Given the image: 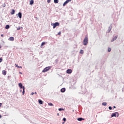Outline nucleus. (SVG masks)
Listing matches in <instances>:
<instances>
[{
    "instance_id": "17",
    "label": "nucleus",
    "mask_w": 124,
    "mask_h": 124,
    "mask_svg": "<svg viewBox=\"0 0 124 124\" xmlns=\"http://www.w3.org/2000/svg\"><path fill=\"white\" fill-rule=\"evenodd\" d=\"M80 54H81V55H83V54H84V50L81 49L80 51Z\"/></svg>"
},
{
    "instance_id": "21",
    "label": "nucleus",
    "mask_w": 124,
    "mask_h": 124,
    "mask_svg": "<svg viewBox=\"0 0 124 124\" xmlns=\"http://www.w3.org/2000/svg\"><path fill=\"white\" fill-rule=\"evenodd\" d=\"M84 120V119H82V118H78V120L79 121H82V120Z\"/></svg>"
},
{
    "instance_id": "28",
    "label": "nucleus",
    "mask_w": 124,
    "mask_h": 124,
    "mask_svg": "<svg viewBox=\"0 0 124 124\" xmlns=\"http://www.w3.org/2000/svg\"><path fill=\"white\" fill-rule=\"evenodd\" d=\"M58 35H61V34H62V32H58Z\"/></svg>"
},
{
    "instance_id": "11",
    "label": "nucleus",
    "mask_w": 124,
    "mask_h": 124,
    "mask_svg": "<svg viewBox=\"0 0 124 124\" xmlns=\"http://www.w3.org/2000/svg\"><path fill=\"white\" fill-rule=\"evenodd\" d=\"M9 40H10V41H14V37H10Z\"/></svg>"
},
{
    "instance_id": "35",
    "label": "nucleus",
    "mask_w": 124,
    "mask_h": 124,
    "mask_svg": "<svg viewBox=\"0 0 124 124\" xmlns=\"http://www.w3.org/2000/svg\"><path fill=\"white\" fill-rule=\"evenodd\" d=\"M17 31H19L20 30V28H17Z\"/></svg>"
},
{
    "instance_id": "30",
    "label": "nucleus",
    "mask_w": 124,
    "mask_h": 124,
    "mask_svg": "<svg viewBox=\"0 0 124 124\" xmlns=\"http://www.w3.org/2000/svg\"><path fill=\"white\" fill-rule=\"evenodd\" d=\"M64 110V109H59V111H62V110Z\"/></svg>"
},
{
    "instance_id": "12",
    "label": "nucleus",
    "mask_w": 124,
    "mask_h": 124,
    "mask_svg": "<svg viewBox=\"0 0 124 124\" xmlns=\"http://www.w3.org/2000/svg\"><path fill=\"white\" fill-rule=\"evenodd\" d=\"M2 73L3 75H6V71L3 70Z\"/></svg>"
},
{
    "instance_id": "31",
    "label": "nucleus",
    "mask_w": 124,
    "mask_h": 124,
    "mask_svg": "<svg viewBox=\"0 0 124 124\" xmlns=\"http://www.w3.org/2000/svg\"><path fill=\"white\" fill-rule=\"evenodd\" d=\"M2 62V59L0 58V62Z\"/></svg>"
},
{
    "instance_id": "44",
    "label": "nucleus",
    "mask_w": 124,
    "mask_h": 124,
    "mask_svg": "<svg viewBox=\"0 0 124 124\" xmlns=\"http://www.w3.org/2000/svg\"><path fill=\"white\" fill-rule=\"evenodd\" d=\"M59 109H62V108H60Z\"/></svg>"
},
{
    "instance_id": "42",
    "label": "nucleus",
    "mask_w": 124,
    "mask_h": 124,
    "mask_svg": "<svg viewBox=\"0 0 124 124\" xmlns=\"http://www.w3.org/2000/svg\"><path fill=\"white\" fill-rule=\"evenodd\" d=\"M20 92L22 93V90H20Z\"/></svg>"
},
{
    "instance_id": "6",
    "label": "nucleus",
    "mask_w": 124,
    "mask_h": 124,
    "mask_svg": "<svg viewBox=\"0 0 124 124\" xmlns=\"http://www.w3.org/2000/svg\"><path fill=\"white\" fill-rule=\"evenodd\" d=\"M66 73H67L68 74H71V73H72V70L71 69L67 70Z\"/></svg>"
},
{
    "instance_id": "9",
    "label": "nucleus",
    "mask_w": 124,
    "mask_h": 124,
    "mask_svg": "<svg viewBox=\"0 0 124 124\" xmlns=\"http://www.w3.org/2000/svg\"><path fill=\"white\" fill-rule=\"evenodd\" d=\"M18 86H19V88H20V89H23V87H24V86H23V85L22 84V83H19V84H18Z\"/></svg>"
},
{
    "instance_id": "23",
    "label": "nucleus",
    "mask_w": 124,
    "mask_h": 124,
    "mask_svg": "<svg viewBox=\"0 0 124 124\" xmlns=\"http://www.w3.org/2000/svg\"><path fill=\"white\" fill-rule=\"evenodd\" d=\"M9 28V25H6L5 27V29H6V30H8Z\"/></svg>"
},
{
    "instance_id": "13",
    "label": "nucleus",
    "mask_w": 124,
    "mask_h": 124,
    "mask_svg": "<svg viewBox=\"0 0 124 124\" xmlns=\"http://www.w3.org/2000/svg\"><path fill=\"white\" fill-rule=\"evenodd\" d=\"M22 89H23L22 94L23 95H24V94H25V87L23 86L22 87Z\"/></svg>"
},
{
    "instance_id": "33",
    "label": "nucleus",
    "mask_w": 124,
    "mask_h": 124,
    "mask_svg": "<svg viewBox=\"0 0 124 124\" xmlns=\"http://www.w3.org/2000/svg\"><path fill=\"white\" fill-rule=\"evenodd\" d=\"M1 105H2V104H1V103H0V107H1Z\"/></svg>"
},
{
    "instance_id": "16",
    "label": "nucleus",
    "mask_w": 124,
    "mask_h": 124,
    "mask_svg": "<svg viewBox=\"0 0 124 124\" xmlns=\"http://www.w3.org/2000/svg\"><path fill=\"white\" fill-rule=\"evenodd\" d=\"M44 45H45V43H44V42L42 43L41 45V48H42V47L43 46H44Z\"/></svg>"
},
{
    "instance_id": "39",
    "label": "nucleus",
    "mask_w": 124,
    "mask_h": 124,
    "mask_svg": "<svg viewBox=\"0 0 124 124\" xmlns=\"http://www.w3.org/2000/svg\"><path fill=\"white\" fill-rule=\"evenodd\" d=\"M0 48H1V45H0Z\"/></svg>"
},
{
    "instance_id": "43",
    "label": "nucleus",
    "mask_w": 124,
    "mask_h": 124,
    "mask_svg": "<svg viewBox=\"0 0 124 124\" xmlns=\"http://www.w3.org/2000/svg\"><path fill=\"white\" fill-rule=\"evenodd\" d=\"M1 118V116L0 115V118Z\"/></svg>"
},
{
    "instance_id": "3",
    "label": "nucleus",
    "mask_w": 124,
    "mask_h": 124,
    "mask_svg": "<svg viewBox=\"0 0 124 124\" xmlns=\"http://www.w3.org/2000/svg\"><path fill=\"white\" fill-rule=\"evenodd\" d=\"M50 69H51V67L50 66L46 67L43 70L42 72H47V71H48Z\"/></svg>"
},
{
    "instance_id": "19",
    "label": "nucleus",
    "mask_w": 124,
    "mask_h": 124,
    "mask_svg": "<svg viewBox=\"0 0 124 124\" xmlns=\"http://www.w3.org/2000/svg\"><path fill=\"white\" fill-rule=\"evenodd\" d=\"M15 66L18 67V68H22V66H18L16 64H15Z\"/></svg>"
},
{
    "instance_id": "8",
    "label": "nucleus",
    "mask_w": 124,
    "mask_h": 124,
    "mask_svg": "<svg viewBox=\"0 0 124 124\" xmlns=\"http://www.w3.org/2000/svg\"><path fill=\"white\" fill-rule=\"evenodd\" d=\"M18 16L20 19H21V18H22V13H21V12L18 13Z\"/></svg>"
},
{
    "instance_id": "38",
    "label": "nucleus",
    "mask_w": 124,
    "mask_h": 124,
    "mask_svg": "<svg viewBox=\"0 0 124 124\" xmlns=\"http://www.w3.org/2000/svg\"><path fill=\"white\" fill-rule=\"evenodd\" d=\"M57 116H59V113L57 114Z\"/></svg>"
},
{
    "instance_id": "41",
    "label": "nucleus",
    "mask_w": 124,
    "mask_h": 124,
    "mask_svg": "<svg viewBox=\"0 0 124 124\" xmlns=\"http://www.w3.org/2000/svg\"><path fill=\"white\" fill-rule=\"evenodd\" d=\"M19 73H20V74H22V73H21V72H20Z\"/></svg>"
},
{
    "instance_id": "29",
    "label": "nucleus",
    "mask_w": 124,
    "mask_h": 124,
    "mask_svg": "<svg viewBox=\"0 0 124 124\" xmlns=\"http://www.w3.org/2000/svg\"><path fill=\"white\" fill-rule=\"evenodd\" d=\"M63 121H64V122H65V121H66V119L65 118H64L63 119Z\"/></svg>"
},
{
    "instance_id": "10",
    "label": "nucleus",
    "mask_w": 124,
    "mask_h": 124,
    "mask_svg": "<svg viewBox=\"0 0 124 124\" xmlns=\"http://www.w3.org/2000/svg\"><path fill=\"white\" fill-rule=\"evenodd\" d=\"M15 14V10L13 9L12 10V12H11V15H13Z\"/></svg>"
},
{
    "instance_id": "26",
    "label": "nucleus",
    "mask_w": 124,
    "mask_h": 124,
    "mask_svg": "<svg viewBox=\"0 0 124 124\" xmlns=\"http://www.w3.org/2000/svg\"><path fill=\"white\" fill-rule=\"evenodd\" d=\"M48 105H49L50 106H53V104H52L51 103H48Z\"/></svg>"
},
{
    "instance_id": "18",
    "label": "nucleus",
    "mask_w": 124,
    "mask_h": 124,
    "mask_svg": "<svg viewBox=\"0 0 124 124\" xmlns=\"http://www.w3.org/2000/svg\"><path fill=\"white\" fill-rule=\"evenodd\" d=\"M102 105L103 106H106V105H107V102H104L102 103Z\"/></svg>"
},
{
    "instance_id": "36",
    "label": "nucleus",
    "mask_w": 124,
    "mask_h": 124,
    "mask_svg": "<svg viewBox=\"0 0 124 124\" xmlns=\"http://www.w3.org/2000/svg\"><path fill=\"white\" fill-rule=\"evenodd\" d=\"M1 37H3V34L1 35Z\"/></svg>"
},
{
    "instance_id": "1",
    "label": "nucleus",
    "mask_w": 124,
    "mask_h": 124,
    "mask_svg": "<svg viewBox=\"0 0 124 124\" xmlns=\"http://www.w3.org/2000/svg\"><path fill=\"white\" fill-rule=\"evenodd\" d=\"M88 42H89V36H88V35H86L83 42V45H87Z\"/></svg>"
},
{
    "instance_id": "2",
    "label": "nucleus",
    "mask_w": 124,
    "mask_h": 124,
    "mask_svg": "<svg viewBox=\"0 0 124 124\" xmlns=\"http://www.w3.org/2000/svg\"><path fill=\"white\" fill-rule=\"evenodd\" d=\"M52 26H53V29H55L57 27L60 26V23L59 22L53 23L51 24Z\"/></svg>"
},
{
    "instance_id": "5",
    "label": "nucleus",
    "mask_w": 124,
    "mask_h": 124,
    "mask_svg": "<svg viewBox=\"0 0 124 124\" xmlns=\"http://www.w3.org/2000/svg\"><path fill=\"white\" fill-rule=\"evenodd\" d=\"M71 1V0H66L63 4V6H65L68 2H70Z\"/></svg>"
},
{
    "instance_id": "34",
    "label": "nucleus",
    "mask_w": 124,
    "mask_h": 124,
    "mask_svg": "<svg viewBox=\"0 0 124 124\" xmlns=\"http://www.w3.org/2000/svg\"><path fill=\"white\" fill-rule=\"evenodd\" d=\"M108 109H112V107H109Z\"/></svg>"
},
{
    "instance_id": "32",
    "label": "nucleus",
    "mask_w": 124,
    "mask_h": 124,
    "mask_svg": "<svg viewBox=\"0 0 124 124\" xmlns=\"http://www.w3.org/2000/svg\"><path fill=\"white\" fill-rule=\"evenodd\" d=\"M31 95H33V94H34V93H33V92L31 93Z\"/></svg>"
},
{
    "instance_id": "27",
    "label": "nucleus",
    "mask_w": 124,
    "mask_h": 124,
    "mask_svg": "<svg viewBox=\"0 0 124 124\" xmlns=\"http://www.w3.org/2000/svg\"><path fill=\"white\" fill-rule=\"evenodd\" d=\"M47 2L48 3H50V2H51V0H47Z\"/></svg>"
},
{
    "instance_id": "7",
    "label": "nucleus",
    "mask_w": 124,
    "mask_h": 124,
    "mask_svg": "<svg viewBox=\"0 0 124 124\" xmlns=\"http://www.w3.org/2000/svg\"><path fill=\"white\" fill-rule=\"evenodd\" d=\"M117 36H115L113 38V39L111 40V42H113L115 41V40H116L117 39Z\"/></svg>"
},
{
    "instance_id": "40",
    "label": "nucleus",
    "mask_w": 124,
    "mask_h": 124,
    "mask_svg": "<svg viewBox=\"0 0 124 124\" xmlns=\"http://www.w3.org/2000/svg\"><path fill=\"white\" fill-rule=\"evenodd\" d=\"M113 108H116V107H115V106H114V107H113Z\"/></svg>"
},
{
    "instance_id": "24",
    "label": "nucleus",
    "mask_w": 124,
    "mask_h": 124,
    "mask_svg": "<svg viewBox=\"0 0 124 124\" xmlns=\"http://www.w3.org/2000/svg\"><path fill=\"white\" fill-rule=\"evenodd\" d=\"M5 6H6V5L5 4V3L2 4V7H5Z\"/></svg>"
},
{
    "instance_id": "37",
    "label": "nucleus",
    "mask_w": 124,
    "mask_h": 124,
    "mask_svg": "<svg viewBox=\"0 0 124 124\" xmlns=\"http://www.w3.org/2000/svg\"><path fill=\"white\" fill-rule=\"evenodd\" d=\"M34 93L35 94H37V93H36V92H35Z\"/></svg>"
},
{
    "instance_id": "4",
    "label": "nucleus",
    "mask_w": 124,
    "mask_h": 124,
    "mask_svg": "<svg viewBox=\"0 0 124 124\" xmlns=\"http://www.w3.org/2000/svg\"><path fill=\"white\" fill-rule=\"evenodd\" d=\"M111 117H119V113L118 112H115V113H113L111 115Z\"/></svg>"
},
{
    "instance_id": "25",
    "label": "nucleus",
    "mask_w": 124,
    "mask_h": 124,
    "mask_svg": "<svg viewBox=\"0 0 124 124\" xmlns=\"http://www.w3.org/2000/svg\"><path fill=\"white\" fill-rule=\"evenodd\" d=\"M108 52H111V48L110 47L108 48Z\"/></svg>"
},
{
    "instance_id": "14",
    "label": "nucleus",
    "mask_w": 124,
    "mask_h": 124,
    "mask_svg": "<svg viewBox=\"0 0 124 124\" xmlns=\"http://www.w3.org/2000/svg\"><path fill=\"white\" fill-rule=\"evenodd\" d=\"M61 93H64V92H65V88H62L61 90Z\"/></svg>"
},
{
    "instance_id": "22",
    "label": "nucleus",
    "mask_w": 124,
    "mask_h": 124,
    "mask_svg": "<svg viewBox=\"0 0 124 124\" xmlns=\"http://www.w3.org/2000/svg\"><path fill=\"white\" fill-rule=\"evenodd\" d=\"M30 4L32 5L33 4V0H31L30 3Z\"/></svg>"
},
{
    "instance_id": "15",
    "label": "nucleus",
    "mask_w": 124,
    "mask_h": 124,
    "mask_svg": "<svg viewBox=\"0 0 124 124\" xmlns=\"http://www.w3.org/2000/svg\"><path fill=\"white\" fill-rule=\"evenodd\" d=\"M38 102L39 104H43V101L40 99L38 100Z\"/></svg>"
},
{
    "instance_id": "20",
    "label": "nucleus",
    "mask_w": 124,
    "mask_h": 124,
    "mask_svg": "<svg viewBox=\"0 0 124 124\" xmlns=\"http://www.w3.org/2000/svg\"><path fill=\"white\" fill-rule=\"evenodd\" d=\"M54 3H59V0H54Z\"/></svg>"
}]
</instances>
